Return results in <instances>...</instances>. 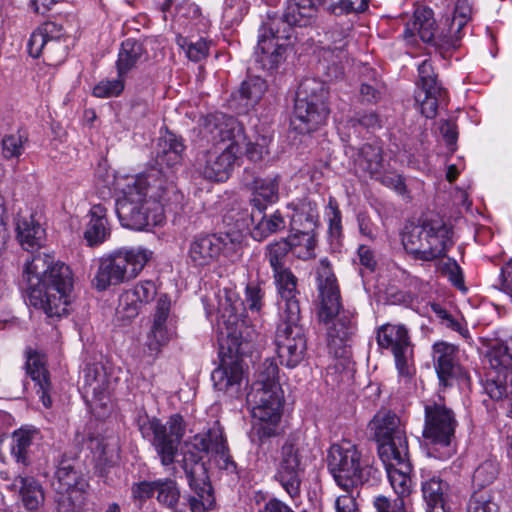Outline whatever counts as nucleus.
<instances>
[{
    "label": "nucleus",
    "instance_id": "obj_1",
    "mask_svg": "<svg viewBox=\"0 0 512 512\" xmlns=\"http://www.w3.org/2000/svg\"><path fill=\"white\" fill-rule=\"evenodd\" d=\"M183 149L169 134L158 141L155 166L138 175L115 177L114 190L120 195L116 211L123 227L142 231L164 222V205L177 198L171 169L180 162Z\"/></svg>",
    "mask_w": 512,
    "mask_h": 512
},
{
    "label": "nucleus",
    "instance_id": "obj_2",
    "mask_svg": "<svg viewBox=\"0 0 512 512\" xmlns=\"http://www.w3.org/2000/svg\"><path fill=\"white\" fill-rule=\"evenodd\" d=\"M218 314L221 360L211 379L218 392L236 399L243 395L247 384L242 357L250 351L257 332L246 318L244 302L233 289L219 292Z\"/></svg>",
    "mask_w": 512,
    "mask_h": 512
},
{
    "label": "nucleus",
    "instance_id": "obj_3",
    "mask_svg": "<svg viewBox=\"0 0 512 512\" xmlns=\"http://www.w3.org/2000/svg\"><path fill=\"white\" fill-rule=\"evenodd\" d=\"M29 303L50 317L68 313L72 301L73 277L69 266L48 254H37L23 270Z\"/></svg>",
    "mask_w": 512,
    "mask_h": 512
},
{
    "label": "nucleus",
    "instance_id": "obj_4",
    "mask_svg": "<svg viewBox=\"0 0 512 512\" xmlns=\"http://www.w3.org/2000/svg\"><path fill=\"white\" fill-rule=\"evenodd\" d=\"M201 127V134L213 143V148L197 158L196 172L209 181L224 182L241 155L240 147L245 143L244 128L236 118L221 112L204 117Z\"/></svg>",
    "mask_w": 512,
    "mask_h": 512
},
{
    "label": "nucleus",
    "instance_id": "obj_5",
    "mask_svg": "<svg viewBox=\"0 0 512 512\" xmlns=\"http://www.w3.org/2000/svg\"><path fill=\"white\" fill-rule=\"evenodd\" d=\"M186 447L184 470L195 492L188 500L189 506L191 512H206L213 506L215 499L211 485L206 482L199 484L196 479L198 474L205 472V466L200 461L207 456L210 465L229 474L235 473L237 466L230 456L227 440L218 422H214L207 432L193 436Z\"/></svg>",
    "mask_w": 512,
    "mask_h": 512
},
{
    "label": "nucleus",
    "instance_id": "obj_6",
    "mask_svg": "<svg viewBox=\"0 0 512 512\" xmlns=\"http://www.w3.org/2000/svg\"><path fill=\"white\" fill-rule=\"evenodd\" d=\"M318 13L316 0H288L283 19L271 20L260 30L255 50V60L264 70L273 71L285 60L292 37L287 26L307 27L313 24Z\"/></svg>",
    "mask_w": 512,
    "mask_h": 512
},
{
    "label": "nucleus",
    "instance_id": "obj_7",
    "mask_svg": "<svg viewBox=\"0 0 512 512\" xmlns=\"http://www.w3.org/2000/svg\"><path fill=\"white\" fill-rule=\"evenodd\" d=\"M277 364L266 359L259 367L256 380L247 394L254 420L253 429L260 440L277 435L283 410V392L278 380Z\"/></svg>",
    "mask_w": 512,
    "mask_h": 512
},
{
    "label": "nucleus",
    "instance_id": "obj_8",
    "mask_svg": "<svg viewBox=\"0 0 512 512\" xmlns=\"http://www.w3.org/2000/svg\"><path fill=\"white\" fill-rule=\"evenodd\" d=\"M315 280L319 300V319L328 323L337 316L336 321L328 329V338L330 344L340 346L353 334L354 322L348 313L340 314V290L327 258L321 259L315 268Z\"/></svg>",
    "mask_w": 512,
    "mask_h": 512
},
{
    "label": "nucleus",
    "instance_id": "obj_9",
    "mask_svg": "<svg viewBox=\"0 0 512 512\" xmlns=\"http://www.w3.org/2000/svg\"><path fill=\"white\" fill-rule=\"evenodd\" d=\"M247 229V224H237L236 230L194 236L188 246V263L194 268L202 269L219 261L221 257L231 263L237 262L242 256Z\"/></svg>",
    "mask_w": 512,
    "mask_h": 512
},
{
    "label": "nucleus",
    "instance_id": "obj_10",
    "mask_svg": "<svg viewBox=\"0 0 512 512\" xmlns=\"http://www.w3.org/2000/svg\"><path fill=\"white\" fill-rule=\"evenodd\" d=\"M423 438L429 457L445 461L456 453L455 429L457 420L454 412L443 400L428 401L424 405Z\"/></svg>",
    "mask_w": 512,
    "mask_h": 512
},
{
    "label": "nucleus",
    "instance_id": "obj_11",
    "mask_svg": "<svg viewBox=\"0 0 512 512\" xmlns=\"http://www.w3.org/2000/svg\"><path fill=\"white\" fill-rule=\"evenodd\" d=\"M152 254L149 249L136 246L123 247L101 257L93 284L97 290L104 291L112 285L136 278Z\"/></svg>",
    "mask_w": 512,
    "mask_h": 512
},
{
    "label": "nucleus",
    "instance_id": "obj_12",
    "mask_svg": "<svg viewBox=\"0 0 512 512\" xmlns=\"http://www.w3.org/2000/svg\"><path fill=\"white\" fill-rule=\"evenodd\" d=\"M328 89L316 78L304 79L297 90L291 127L300 134L311 133L325 124L329 109Z\"/></svg>",
    "mask_w": 512,
    "mask_h": 512
},
{
    "label": "nucleus",
    "instance_id": "obj_13",
    "mask_svg": "<svg viewBox=\"0 0 512 512\" xmlns=\"http://www.w3.org/2000/svg\"><path fill=\"white\" fill-rule=\"evenodd\" d=\"M327 462L335 482L345 492L367 481L372 469L357 447L347 440L330 447Z\"/></svg>",
    "mask_w": 512,
    "mask_h": 512
},
{
    "label": "nucleus",
    "instance_id": "obj_14",
    "mask_svg": "<svg viewBox=\"0 0 512 512\" xmlns=\"http://www.w3.org/2000/svg\"><path fill=\"white\" fill-rule=\"evenodd\" d=\"M137 426L144 438L150 439L164 466L173 463L178 446L185 434V424L181 415L173 414L166 424L147 414L138 416Z\"/></svg>",
    "mask_w": 512,
    "mask_h": 512
},
{
    "label": "nucleus",
    "instance_id": "obj_15",
    "mask_svg": "<svg viewBox=\"0 0 512 512\" xmlns=\"http://www.w3.org/2000/svg\"><path fill=\"white\" fill-rule=\"evenodd\" d=\"M369 429L378 442L381 461H390L408 452V443L400 418L391 411L378 412L369 423Z\"/></svg>",
    "mask_w": 512,
    "mask_h": 512
},
{
    "label": "nucleus",
    "instance_id": "obj_16",
    "mask_svg": "<svg viewBox=\"0 0 512 512\" xmlns=\"http://www.w3.org/2000/svg\"><path fill=\"white\" fill-rule=\"evenodd\" d=\"M56 512H81L86 503L87 481L69 462H61L55 471Z\"/></svg>",
    "mask_w": 512,
    "mask_h": 512
},
{
    "label": "nucleus",
    "instance_id": "obj_17",
    "mask_svg": "<svg viewBox=\"0 0 512 512\" xmlns=\"http://www.w3.org/2000/svg\"><path fill=\"white\" fill-rule=\"evenodd\" d=\"M298 321L282 319L275 336L279 362L289 369L297 367L304 360L307 353L304 329L298 324Z\"/></svg>",
    "mask_w": 512,
    "mask_h": 512
},
{
    "label": "nucleus",
    "instance_id": "obj_18",
    "mask_svg": "<svg viewBox=\"0 0 512 512\" xmlns=\"http://www.w3.org/2000/svg\"><path fill=\"white\" fill-rule=\"evenodd\" d=\"M306 460L305 450L299 445L286 442L282 446L275 478L291 498L300 493Z\"/></svg>",
    "mask_w": 512,
    "mask_h": 512
},
{
    "label": "nucleus",
    "instance_id": "obj_19",
    "mask_svg": "<svg viewBox=\"0 0 512 512\" xmlns=\"http://www.w3.org/2000/svg\"><path fill=\"white\" fill-rule=\"evenodd\" d=\"M28 53L38 58L42 53L51 64L62 62L67 55V44L63 39L62 28L54 22H46L31 34Z\"/></svg>",
    "mask_w": 512,
    "mask_h": 512
},
{
    "label": "nucleus",
    "instance_id": "obj_20",
    "mask_svg": "<svg viewBox=\"0 0 512 512\" xmlns=\"http://www.w3.org/2000/svg\"><path fill=\"white\" fill-rule=\"evenodd\" d=\"M377 344L392 352L399 374L408 375L412 358V344L408 330L401 324H384L377 329Z\"/></svg>",
    "mask_w": 512,
    "mask_h": 512
},
{
    "label": "nucleus",
    "instance_id": "obj_21",
    "mask_svg": "<svg viewBox=\"0 0 512 512\" xmlns=\"http://www.w3.org/2000/svg\"><path fill=\"white\" fill-rule=\"evenodd\" d=\"M432 357L441 386L449 387L454 380L466 378L459 363V349L456 345L445 341L436 342L432 346Z\"/></svg>",
    "mask_w": 512,
    "mask_h": 512
},
{
    "label": "nucleus",
    "instance_id": "obj_22",
    "mask_svg": "<svg viewBox=\"0 0 512 512\" xmlns=\"http://www.w3.org/2000/svg\"><path fill=\"white\" fill-rule=\"evenodd\" d=\"M320 57L323 68H327V76L337 79L343 73L340 65L347 58L346 47L348 44L346 35L342 29H333L325 33L324 40L320 41Z\"/></svg>",
    "mask_w": 512,
    "mask_h": 512
},
{
    "label": "nucleus",
    "instance_id": "obj_23",
    "mask_svg": "<svg viewBox=\"0 0 512 512\" xmlns=\"http://www.w3.org/2000/svg\"><path fill=\"white\" fill-rule=\"evenodd\" d=\"M170 305V299L166 295H161L157 300L152 326L146 341L151 356H156L174 335L173 329L167 324Z\"/></svg>",
    "mask_w": 512,
    "mask_h": 512
},
{
    "label": "nucleus",
    "instance_id": "obj_24",
    "mask_svg": "<svg viewBox=\"0 0 512 512\" xmlns=\"http://www.w3.org/2000/svg\"><path fill=\"white\" fill-rule=\"evenodd\" d=\"M274 278L280 295L278 302L281 319L292 321L300 319V306L296 298L297 279L292 272L285 268L274 271Z\"/></svg>",
    "mask_w": 512,
    "mask_h": 512
},
{
    "label": "nucleus",
    "instance_id": "obj_25",
    "mask_svg": "<svg viewBox=\"0 0 512 512\" xmlns=\"http://www.w3.org/2000/svg\"><path fill=\"white\" fill-rule=\"evenodd\" d=\"M111 391V381L105 368L100 364L87 365L83 371L82 392L89 401L106 407Z\"/></svg>",
    "mask_w": 512,
    "mask_h": 512
},
{
    "label": "nucleus",
    "instance_id": "obj_26",
    "mask_svg": "<svg viewBox=\"0 0 512 512\" xmlns=\"http://www.w3.org/2000/svg\"><path fill=\"white\" fill-rule=\"evenodd\" d=\"M388 480L395 494L398 496V500H404L409 498L410 494L413 491L412 480L410 477L411 465L409 462V454L408 452L405 455H401V457H397L395 455V459H390V461H382Z\"/></svg>",
    "mask_w": 512,
    "mask_h": 512
},
{
    "label": "nucleus",
    "instance_id": "obj_27",
    "mask_svg": "<svg viewBox=\"0 0 512 512\" xmlns=\"http://www.w3.org/2000/svg\"><path fill=\"white\" fill-rule=\"evenodd\" d=\"M436 33V23L433 17V11L430 8L420 6L414 11L411 21L407 22L403 37L412 44L418 36L423 42L430 43L434 40Z\"/></svg>",
    "mask_w": 512,
    "mask_h": 512
},
{
    "label": "nucleus",
    "instance_id": "obj_28",
    "mask_svg": "<svg viewBox=\"0 0 512 512\" xmlns=\"http://www.w3.org/2000/svg\"><path fill=\"white\" fill-rule=\"evenodd\" d=\"M9 487L11 490L18 491L23 507L29 512L39 510L45 503L44 489L34 477L18 475L12 480Z\"/></svg>",
    "mask_w": 512,
    "mask_h": 512
},
{
    "label": "nucleus",
    "instance_id": "obj_29",
    "mask_svg": "<svg viewBox=\"0 0 512 512\" xmlns=\"http://www.w3.org/2000/svg\"><path fill=\"white\" fill-rule=\"evenodd\" d=\"M452 229L442 220H430L428 243L426 245L427 261L444 258L452 247Z\"/></svg>",
    "mask_w": 512,
    "mask_h": 512
},
{
    "label": "nucleus",
    "instance_id": "obj_30",
    "mask_svg": "<svg viewBox=\"0 0 512 512\" xmlns=\"http://www.w3.org/2000/svg\"><path fill=\"white\" fill-rule=\"evenodd\" d=\"M383 169L381 147L364 144L354 158V170L359 176L378 178Z\"/></svg>",
    "mask_w": 512,
    "mask_h": 512
},
{
    "label": "nucleus",
    "instance_id": "obj_31",
    "mask_svg": "<svg viewBox=\"0 0 512 512\" xmlns=\"http://www.w3.org/2000/svg\"><path fill=\"white\" fill-rule=\"evenodd\" d=\"M421 489L427 505L426 512H449L445 503V495L449 489L447 482L437 475L422 476Z\"/></svg>",
    "mask_w": 512,
    "mask_h": 512
},
{
    "label": "nucleus",
    "instance_id": "obj_32",
    "mask_svg": "<svg viewBox=\"0 0 512 512\" xmlns=\"http://www.w3.org/2000/svg\"><path fill=\"white\" fill-rule=\"evenodd\" d=\"M17 239L26 249H35L41 246L44 238V229L37 223L30 213H18L16 217Z\"/></svg>",
    "mask_w": 512,
    "mask_h": 512
},
{
    "label": "nucleus",
    "instance_id": "obj_33",
    "mask_svg": "<svg viewBox=\"0 0 512 512\" xmlns=\"http://www.w3.org/2000/svg\"><path fill=\"white\" fill-rule=\"evenodd\" d=\"M288 208L292 210L290 216L291 231H315L319 214L317 205L308 199L291 203Z\"/></svg>",
    "mask_w": 512,
    "mask_h": 512
},
{
    "label": "nucleus",
    "instance_id": "obj_34",
    "mask_svg": "<svg viewBox=\"0 0 512 512\" xmlns=\"http://www.w3.org/2000/svg\"><path fill=\"white\" fill-rule=\"evenodd\" d=\"M430 220H425L419 225H409L405 227L402 235V243L405 250L412 254L416 259L427 261L426 245Z\"/></svg>",
    "mask_w": 512,
    "mask_h": 512
},
{
    "label": "nucleus",
    "instance_id": "obj_35",
    "mask_svg": "<svg viewBox=\"0 0 512 512\" xmlns=\"http://www.w3.org/2000/svg\"><path fill=\"white\" fill-rule=\"evenodd\" d=\"M251 205L261 215L268 204L279 199V177L256 178L254 180Z\"/></svg>",
    "mask_w": 512,
    "mask_h": 512
},
{
    "label": "nucleus",
    "instance_id": "obj_36",
    "mask_svg": "<svg viewBox=\"0 0 512 512\" xmlns=\"http://www.w3.org/2000/svg\"><path fill=\"white\" fill-rule=\"evenodd\" d=\"M107 209L101 205H93L89 211L90 220L84 232V238L90 246L103 243L110 236Z\"/></svg>",
    "mask_w": 512,
    "mask_h": 512
},
{
    "label": "nucleus",
    "instance_id": "obj_37",
    "mask_svg": "<svg viewBox=\"0 0 512 512\" xmlns=\"http://www.w3.org/2000/svg\"><path fill=\"white\" fill-rule=\"evenodd\" d=\"M487 358L493 370L508 371L512 366V334L489 339Z\"/></svg>",
    "mask_w": 512,
    "mask_h": 512
},
{
    "label": "nucleus",
    "instance_id": "obj_38",
    "mask_svg": "<svg viewBox=\"0 0 512 512\" xmlns=\"http://www.w3.org/2000/svg\"><path fill=\"white\" fill-rule=\"evenodd\" d=\"M267 90V84L261 77H249L244 80L238 90L240 101V112H245L254 107L263 97Z\"/></svg>",
    "mask_w": 512,
    "mask_h": 512
},
{
    "label": "nucleus",
    "instance_id": "obj_39",
    "mask_svg": "<svg viewBox=\"0 0 512 512\" xmlns=\"http://www.w3.org/2000/svg\"><path fill=\"white\" fill-rule=\"evenodd\" d=\"M250 221L254 225L252 236L258 241L285 228V220L278 211L267 217L262 214L259 215L257 210L253 209Z\"/></svg>",
    "mask_w": 512,
    "mask_h": 512
},
{
    "label": "nucleus",
    "instance_id": "obj_40",
    "mask_svg": "<svg viewBox=\"0 0 512 512\" xmlns=\"http://www.w3.org/2000/svg\"><path fill=\"white\" fill-rule=\"evenodd\" d=\"M472 8L468 0H457L451 19H447L448 28L444 35L447 43L454 45L462 37V29L471 18Z\"/></svg>",
    "mask_w": 512,
    "mask_h": 512
},
{
    "label": "nucleus",
    "instance_id": "obj_41",
    "mask_svg": "<svg viewBox=\"0 0 512 512\" xmlns=\"http://www.w3.org/2000/svg\"><path fill=\"white\" fill-rule=\"evenodd\" d=\"M142 55L143 47L141 43L131 38L123 41L116 63L118 76L125 77L136 66Z\"/></svg>",
    "mask_w": 512,
    "mask_h": 512
},
{
    "label": "nucleus",
    "instance_id": "obj_42",
    "mask_svg": "<svg viewBox=\"0 0 512 512\" xmlns=\"http://www.w3.org/2000/svg\"><path fill=\"white\" fill-rule=\"evenodd\" d=\"M287 242L296 257L306 260L315 256L316 239L314 231H291Z\"/></svg>",
    "mask_w": 512,
    "mask_h": 512
},
{
    "label": "nucleus",
    "instance_id": "obj_43",
    "mask_svg": "<svg viewBox=\"0 0 512 512\" xmlns=\"http://www.w3.org/2000/svg\"><path fill=\"white\" fill-rule=\"evenodd\" d=\"M156 500L161 505L174 512H180V488L177 482L170 478L157 479Z\"/></svg>",
    "mask_w": 512,
    "mask_h": 512
},
{
    "label": "nucleus",
    "instance_id": "obj_44",
    "mask_svg": "<svg viewBox=\"0 0 512 512\" xmlns=\"http://www.w3.org/2000/svg\"><path fill=\"white\" fill-rule=\"evenodd\" d=\"M36 434V430L25 428H20L12 434L11 454L17 463L29 465L28 451Z\"/></svg>",
    "mask_w": 512,
    "mask_h": 512
},
{
    "label": "nucleus",
    "instance_id": "obj_45",
    "mask_svg": "<svg viewBox=\"0 0 512 512\" xmlns=\"http://www.w3.org/2000/svg\"><path fill=\"white\" fill-rule=\"evenodd\" d=\"M496 373L493 376L491 373L488 375L485 382V391L493 400L505 401L512 395V383H508V371L494 370Z\"/></svg>",
    "mask_w": 512,
    "mask_h": 512
},
{
    "label": "nucleus",
    "instance_id": "obj_46",
    "mask_svg": "<svg viewBox=\"0 0 512 512\" xmlns=\"http://www.w3.org/2000/svg\"><path fill=\"white\" fill-rule=\"evenodd\" d=\"M446 98V92L442 89L417 90L415 101L419 106L420 112L426 118L436 116L437 108Z\"/></svg>",
    "mask_w": 512,
    "mask_h": 512
},
{
    "label": "nucleus",
    "instance_id": "obj_47",
    "mask_svg": "<svg viewBox=\"0 0 512 512\" xmlns=\"http://www.w3.org/2000/svg\"><path fill=\"white\" fill-rule=\"evenodd\" d=\"M176 43L186 57L193 62H199L208 55L209 45L203 38L194 39L178 34Z\"/></svg>",
    "mask_w": 512,
    "mask_h": 512
},
{
    "label": "nucleus",
    "instance_id": "obj_48",
    "mask_svg": "<svg viewBox=\"0 0 512 512\" xmlns=\"http://www.w3.org/2000/svg\"><path fill=\"white\" fill-rule=\"evenodd\" d=\"M27 373L38 387H46L49 382L44 356L36 351H29L26 361Z\"/></svg>",
    "mask_w": 512,
    "mask_h": 512
},
{
    "label": "nucleus",
    "instance_id": "obj_49",
    "mask_svg": "<svg viewBox=\"0 0 512 512\" xmlns=\"http://www.w3.org/2000/svg\"><path fill=\"white\" fill-rule=\"evenodd\" d=\"M499 474V463L496 458L490 457L481 462L474 470L473 484L483 488L492 484Z\"/></svg>",
    "mask_w": 512,
    "mask_h": 512
},
{
    "label": "nucleus",
    "instance_id": "obj_50",
    "mask_svg": "<svg viewBox=\"0 0 512 512\" xmlns=\"http://www.w3.org/2000/svg\"><path fill=\"white\" fill-rule=\"evenodd\" d=\"M271 139L266 135H257L253 139H247L245 135V143L241 145V155L245 153L247 158L253 162L261 161L268 154V146Z\"/></svg>",
    "mask_w": 512,
    "mask_h": 512
},
{
    "label": "nucleus",
    "instance_id": "obj_51",
    "mask_svg": "<svg viewBox=\"0 0 512 512\" xmlns=\"http://www.w3.org/2000/svg\"><path fill=\"white\" fill-rule=\"evenodd\" d=\"M27 140L26 133L21 131L6 135L2 139L3 156L7 159L20 157L24 152Z\"/></svg>",
    "mask_w": 512,
    "mask_h": 512
},
{
    "label": "nucleus",
    "instance_id": "obj_52",
    "mask_svg": "<svg viewBox=\"0 0 512 512\" xmlns=\"http://www.w3.org/2000/svg\"><path fill=\"white\" fill-rule=\"evenodd\" d=\"M291 251L287 239L274 242L267 247L266 257L274 271L285 269L287 253Z\"/></svg>",
    "mask_w": 512,
    "mask_h": 512
},
{
    "label": "nucleus",
    "instance_id": "obj_53",
    "mask_svg": "<svg viewBox=\"0 0 512 512\" xmlns=\"http://www.w3.org/2000/svg\"><path fill=\"white\" fill-rule=\"evenodd\" d=\"M140 307L141 304L135 300L132 292L127 290L123 292L119 297V303L116 308V315L120 320L127 322L139 314Z\"/></svg>",
    "mask_w": 512,
    "mask_h": 512
},
{
    "label": "nucleus",
    "instance_id": "obj_54",
    "mask_svg": "<svg viewBox=\"0 0 512 512\" xmlns=\"http://www.w3.org/2000/svg\"><path fill=\"white\" fill-rule=\"evenodd\" d=\"M368 4L369 0H323L325 8L334 14L362 12Z\"/></svg>",
    "mask_w": 512,
    "mask_h": 512
},
{
    "label": "nucleus",
    "instance_id": "obj_55",
    "mask_svg": "<svg viewBox=\"0 0 512 512\" xmlns=\"http://www.w3.org/2000/svg\"><path fill=\"white\" fill-rule=\"evenodd\" d=\"M91 449L99 461L112 462L118 455V443L115 439H96L91 441Z\"/></svg>",
    "mask_w": 512,
    "mask_h": 512
},
{
    "label": "nucleus",
    "instance_id": "obj_56",
    "mask_svg": "<svg viewBox=\"0 0 512 512\" xmlns=\"http://www.w3.org/2000/svg\"><path fill=\"white\" fill-rule=\"evenodd\" d=\"M418 90L442 89L430 60L426 59L418 65Z\"/></svg>",
    "mask_w": 512,
    "mask_h": 512
},
{
    "label": "nucleus",
    "instance_id": "obj_57",
    "mask_svg": "<svg viewBox=\"0 0 512 512\" xmlns=\"http://www.w3.org/2000/svg\"><path fill=\"white\" fill-rule=\"evenodd\" d=\"M466 512H497L496 504L492 502L487 491H475L470 496Z\"/></svg>",
    "mask_w": 512,
    "mask_h": 512
},
{
    "label": "nucleus",
    "instance_id": "obj_58",
    "mask_svg": "<svg viewBox=\"0 0 512 512\" xmlns=\"http://www.w3.org/2000/svg\"><path fill=\"white\" fill-rule=\"evenodd\" d=\"M438 271L447 277L449 281L457 288H462L464 285L463 272L455 259L446 258L441 259L437 263Z\"/></svg>",
    "mask_w": 512,
    "mask_h": 512
},
{
    "label": "nucleus",
    "instance_id": "obj_59",
    "mask_svg": "<svg viewBox=\"0 0 512 512\" xmlns=\"http://www.w3.org/2000/svg\"><path fill=\"white\" fill-rule=\"evenodd\" d=\"M125 77L117 79L101 80L93 88V95L98 98H110L119 96L124 90Z\"/></svg>",
    "mask_w": 512,
    "mask_h": 512
},
{
    "label": "nucleus",
    "instance_id": "obj_60",
    "mask_svg": "<svg viewBox=\"0 0 512 512\" xmlns=\"http://www.w3.org/2000/svg\"><path fill=\"white\" fill-rule=\"evenodd\" d=\"M264 290L257 281H251L245 288V299L251 312H260L263 306Z\"/></svg>",
    "mask_w": 512,
    "mask_h": 512
},
{
    "label": "nucleus",
    "instance_id": "obj_61",
    "mask_svg": "<svg viewBox=\"0 0 512 512\" xmlns=\"http://www.w3.org/2000/svg\"><path fill=\"white\" fill-rule=\"evenodd\" d=\"M325 217L328 220L329 232L333 237H339L342 231L341 212L338 203L333 197H329L325 209Z\"/></svg>",
    "mask_w": 512,
    "mask_h": 512
},
{
    "label": "nucleus",
    "instance_id": "obj_62",
    "mask_svg": "<svg viewBox=\"0 0 512 512\" xmlns=\"http://www.w3.org/2000/svg\"><path fill=\"white\" fill-rule=\"evenodd\" d=\"M129 292H132L135 300L142 305L151 302L155 298L157 289L154 282L142 281L136 284L133 289H130Z\"/></svg>",
    "mask_w": 512,
    "mask_h": 512
},
{
    "label": "nucleus",
    "instance_id": "obj_63",
    "mask_svg": "<svg viewBox=\"0 0 512 512\" xmlns=\"http://www.w3.org/2000/svg\"><path fill=\"white\" fill-rule=\"evenodd\" d=\"M381 83L375 77L371 82H362L360 86V97L362 102L376 103L381 98Z\"/></svg>",
    "mask_w": 512,
    "mask_h": 512
},
{
    "label": "nucleus",
    "instance_id": "obj_64",
    "mask_svg": "<svg viewBox=\"0 0 512 512\" xmlns=\"http://www.w3.org/2000/svg\"><path fill=\"white\" fill-rule=\"evenodd\" d=\"M373 504L377 512H406L407 502L398 499L391 502L386 496L379 495L375 497Z\"/></svg>",
    "mask_w": 512,
    "mask_h": 512
}]
</instances>
